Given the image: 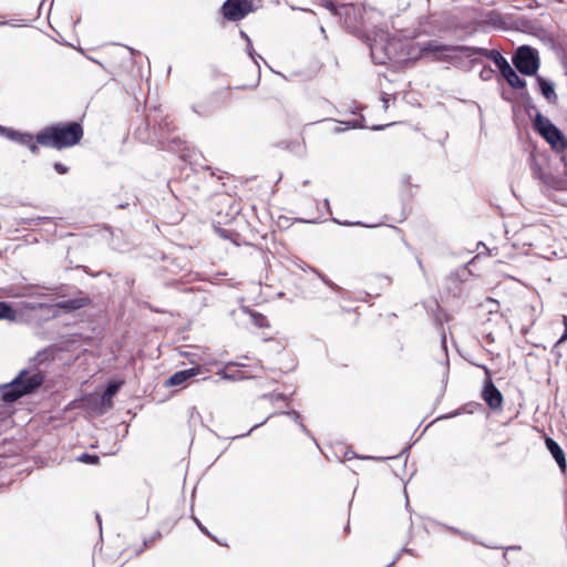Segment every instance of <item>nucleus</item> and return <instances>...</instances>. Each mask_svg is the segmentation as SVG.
I'll use <instances>...</instances> for the list:
<instances>
[{"label":"nucleus","instance_id":"nucleus-21","mask_svg":"<svg viewBox=\"0 0 567 567\" xmlns=\"http://www.w3.org/2000/svg\"><path fill=\"white\" fill-rule=\"evenodd\" d=\"M470 276L471 270L467 268V266H463L451 274V278L460 282L466 281Z\"/></svg>","mask_w":567,"mask_h":567},{"label":"nucleus","instance_id":"nucleus-18","mask_svg":"<svg viewBox=\"0 0 567 567\" xmlns=\"http://www.w3.org/2000/svg\"><path fill=\"white\" fill-rule=\"evenodd\" d=\"M17 311L7 301H0V320H16Z\"/></svg>","mask_w":567,"mask_h":567},{"label":"nucleus","instance_id":"nucleus-15","mask_svg":"<svg viewBox=\"0 0 567 567\" xmlns=\"http://www.w3.org/2000/svg\"><path fill=\"white\" fill-rule=\"evenodd\" d=\"M517 70H515L512 65L506 68L503 72H501L502 76L515 90H520L526 87V81L517 74Z\"/></svg>","mask_w":567,"mask_h":567},{"label":"nucleus","instance_id":"nucleus-37","mask_svg":"<svg viewBox=\"0 0 567 567\" xmlns=\"http://www.w3.org/2000/svg\"><path fill=\"white\" fill-rule=\"evenodd\" d=\"M194 522L196 523V525H197V527L199 528V530H200V532H203L204 534H206V535H208L209 537H212V536H210V534H209V532H208V529H207V528H206V527L200 523V520H199V519H197L196 517H194Z\"/></svg>","mask_w":567,"mask_h":567},{"label":"nucleus","instance_id":"nucleus-24","mask_svg":"<svg viewBox=\"0 0 567 567\" xmlns=\"http://www.w3.org/2000/svg\"><path fill=\"white\" fill-rule=\"evenodd\" d=\"M493 74H494V70L489 65H485V66H483V69L480 72V78L483 81H487V80L492 79Z\"/></svg>","mask_w":567,"mask_h":567},{"label":"nucleus","instance_id":"nucleus-2","mask_svg":"<svg viewBox=\"0 0 567 567\" xmlns=\"http://www.w3.org/2000/svg\"><path fill=\"white\" fill-rule=\"evenodd\" d=\"M83 137V127L76 121L56 123L37 133V142L44 147L63 150L76 145Z\"/></svg>","mask_w":567,"mask_h":567},{"label":"nucleus","instance_id":"nucleus-6","mask_svg":"<svg viewBox=\"0 0 567 567\" xmlns=\"http://www.w3.org/2000/svg\"><path fill=\"white\" fill-rule=\"evenodd\" d=\"M512 63L523 75H536L540 66L539 53L530 45H520L514 51Z\"/></svg>","mask_w":567,"mask_h":567},{"label":"nucleus","instance_id":"nucleus-52","mask_svg":"<svg viewBox=\"0 0 567 567\" xmlns=\"http://www.w3.org/2000/svg\"><path fill=\"white\" fill-rule=\"evenodd\" d=\"M96 519L99 522V525L101 526V518H100V515H96Z\"/></svg>","mask_w":567,"mask_h":567},{"label":"nucleus","instance_id":"nucleus-43","mask_svg":"<svg viewBox=\"0 0 567 567\" xmlns=\"http://www.w3.org/2000/svg\"><path fill=\"white\" fill-rule=\"evenodd\" d=\"M560 159H561V162H563V164H564L565 168H567V154H563V156H561V158H560Z\"/></svg>","mask_w":567,"mask_h":567},{"label":"nucleus","instance_id":"nucleus-9","mask_svg":"<svg viewBox=\"0 0 567 567\" xmlns=\"http://www.w3.org/2000/svg\"><path fill=\"white\" fill-rule=\"evenodd\" d=\"M482 398L492 410L499 409L503 404V394L496 388L491 377L484 381Z\"/></svg>","mask_w":567,"mask_h":567},{"label":"nucleus","instance_id":"nucleus-30","mask_svg":"<svg viewBox=\"0 0 567 567\" xmlns=\"http://www.w3.org/2000/svg\"><path fill=\"white\" fill-rule=\"evenodd\" d=\"M38 142H37V136H32L31 137V142L27 145V147L30 150V152L32 154H37L39 152V146H38Z\"/></svg>","mask_w":567,"mask_h":567},{"label":"nucleus","instance_id":"nucleus-8","mask_svg":"<svg viewBox=\"0 0 567 567\" xmlns=\"http://www.w3.org/2000/svg\"><path fill=\"white\" fill-rule=\"evenodd\" d=\"M90 301L91 300L87 296L79 292L78 297L55 302L54 305L50 306V308L54 309L53 316L56 317L59 315L58 310L62 311L63 313H71L75 310L86 307Z\"/></svg>","mask_w":567,"mask_h":567},{"label":"nucleus","instance_id":"nucleus-20","mask_svg":"<svg viewBox=\"0 0 567 567\" xmlns=\"http://www.w3.org/2000/svg\"><path fill=\"white\" fill-rule=\"evenodd\" d=\"M121 382H111L107 384L106 389L104 390L102 394V401L105 403L111 402V399L116 394V392L121 388Z\"/></svg>","mask_w":567,"mask_h":567},{"label":"nucleus","instance_id":"nucleus-14","mask_svg":"<svg viewBox=\"0 0 567 567\" xmlns=\"http://www.w3.org/2000/svg\"><path fill=\"white\" fill-rule=\"evenodd\" d=\"M327 9L334 16H344L346 19L350 18L354 13V8L350 3H338L339 0H321Z\"/></svg>","mask_w":567,"mask_h":567},{"label":"nucleus","instance_id":"nucleus-23","mask_svg":"<svg viewBox=\"0 0 567 567\" xmlns=\"http://www.w3.org/2000/svg\"><path fill=\"white\" fill-rule=\"evenodd\" d=\"M363 122H364V117H361V120H351V121H346V122H340V123L346 125V128L349 130V128L364 127Z\"/></svg>","mask_w":567,"mask_h":567},{"label":"nucleus","instance_id":"nucleus-48","mask_svg":"<svg viewBox=\"0 0 567 567\" xmlns=\"http://www.w3.org/2000/svg\"><path fill=\"white\" fill-rule=\"evenodd\" d=\"M44 307H45V306H44L43 303H39V305H38V308H40V309H42V308H44ZM31 309H37V307H35V306H33V307H31Z\"/></svg>","mask_w":567,"mask_h":567},{"label":"nucleus","instance_id":"nucleus-38","mask_svg":"<svg viewBox=\"0 0 567 567\" xmlns=\"http://www.w3.org/2000/svg\"><path fill=\"white\" fill-rule=\"evenodd\" d=\"M449 529H450L451 532H453V533L457 534V535H461V536H462V537H464L465 539H471V536H470V535H467L466 533H463V532L458 530V529H457V528H455V527H450Z\"/></svg>","mask_w":567,"mask_h":567},{"label":"nucleus","instance_id":"nucleus-40","mask_svg":"<svg viewBox=\"0 0 567 567\" xmlns=\"http://www.w3.org/2000/svg\"><path fill=\"white\" fill-rule=\"evenodd\" d=\"M271 416H272V414H271V415H269V416H268L266 420H264L262 422H260V423H258V424H255V425H254V426L248 431L247 435H249V434H250L255 429H257V427H259L260 425L265 424V423L267 422V420H268L269 417H271ZM244 436H246V434H245Z\"/></svg>","mask_w":567,"mask_h":567},{"label":"nucleus","instance_id":"nucleus-7","mask_svg":"<svg viewBox=\"0 0 567 567\" xmlns=\"http://www.w3.org/2000/svg\"><path fill=\"white\" fill-rule=\"evenodd\" d=\"M254 9L251 0H226L220 8V12L227 21H239L252 12Z\"/></svg>","mask_w":567,"mask_h":567},{"label":"nucleus","instance_id":"nucleus-39","mask_svg":"<svg viewBox=\"0 0 567 567\" xmlns=\"http://www.w3.org/2000/svg\"><path fill=\"white\" fill-rule=\"evenodd\" d=\"M11 128L0 125V135L8 138Z\"/></svg>","mask_w":567,"mask_h":567},{"label":"nucleus","instance_id":"nucleus-19","mask_svg":"<svg viewBox=\"0 0 567 567\" xmlns=\"http://www.w3.org/2000/svg\"><path fill=\"white\" fill-rule=\"evenodd\" d=\"M530 169L533 172L534 177L540 179L543 183L548 182L549 175L543 171L542 166L534 157L532 158Z\"/></svg>","mask_w":567,"mask_h":567},{"label":"nucleus","instance_id":"nucleus-42","mask_svg":"<svg viewBox=\"0 0 567 567\" xmlns=\"http://www.w3.org/2000/svg\"><path fill=\"white\" fill-rule=\"evenodd\" d=\"M346 130H347V128H346V125H344L343 127H342V126H337V127L333 130V132H334V133H337V134H339V133L344 132Z\"/></svg>","mask_w":567,"mask_h":567},{"label":"nucleus","instance_id":"nucleus-51","mask_svg":"<svg viewBox=\"0 0 567 567\" xmlns=\"http://www.w3.org/2000/svg\"><path fill=\"white\" fill-rule=\"evenodd\" d=\"M310 184L309 179L303 181V186H308Z\"/></svg>","mask_w":567,"mask_h":567},{"label":"nucleus","instance_id":"nucleus-31","mask_svg":"<svg viewBox=\"0 0 567 567\" xmlns=\"http://www.w3.org/2000/svg\"><path fill=\"white\" fill-rule=\"evenodd\" d=\"M400 184L403 188L411 187V176L409 174H404L400 178Z\"/></svg>","mask_w":567,"mask_h":567},{"label":"nucleus","instance_id":"nucleus-54","mask_svg":"<svg viewBox=\"0 0 567 567\" xmlns=\"http://www.w3.org/2000/svg\"><path fill=\"white\" fill-rule=\"evenodd\" d=\"M229 364H230V365H238L237 363H234V362H230Z\"/></svg>","mask_w":567,"mask_h":567},{"label":"nucleus","instance_id":"nucleus-28","mask_svg":"<svg viewBox=\"0 0 567 567\" xmlns=\"http://www.w3.org/2000/svg\"><path fill=\"white\" fill-rule=\"evenodd\" d=\"M261 398L269 399L271 401H285L287 399V396L282 393H277V394L267 393V394H264Z\"/></svg>","mask_w":567,"mask_h":567},{"label":"nucleus","instance_id":"nucleus-1","mask_svg":"<svg viewBox=\"0 0 567 567\" xmlns=\"http://www.w3.org/2000/svg\"><path fill=\"white\" fill-rule=\"evenodd\" d=\"M422 51L433 53L437 60L446 61L454 65H457L462 58L470 59L472 64H476L480 63V58L484 56L495 64L499 73L511 65L502 53L495 49L488 50L480 47L449 45L429 41L424 44Z\"/></svg>","mask_w":567,"mask_h":567},{"label":"nucleus","instance_id":"nucleus-32","mask_svg":"<svg viewBox=\"0 0 567 567\" xmlns=\"http://www.w3.org/2000/svg\"><path fill=\"white\" fill-rule=\"evenodd\" d=\"M298 426L302 433H305L307 436L311 437V440L316 443V445H318L316 439L311 435V433L309 432L307 426L301 421H298Z\"/></svg>","mask_w":567,"mask_h":567},{"label":"nucleus","instance_id":"nucleus-22","mask_svg":"<svg viewBox=\"0 0 567 567\" xmlns=\"http://www.w3.org/2000/svg\"><path fill=\"white\" fill-rule=\"evenodd\" d=\"M79 462H82V463H86V464H97L99 461H100V457L99 455L96 454H90V453H82L80 456H78L76 458Z\"/></svg>","mask_w":567,"mask_h":567},{"label":"nucleus","instance_id":"nucleus-47","mask_svg":"<svg viewBox=\"0 0 567 567\" xmlns=\"http://www.w3.org/2000/svg\"><path fill=\"white\" fill-rule=\"evenodd\" d=\"M486 339H487L488 341H491V342H493V341H494V338H493L492 333H488V334L486 336Z\"/></svg>","mask_w":567,"mask_h":567},{"label":"nucleus","instance_id":"nucleus-44","mask_svg":"<svg viewBox=\"0 0 567 567\" xmlns=\"http://www.w3.org/2000/svg\"><path fill=\"white\" fill-rule=\"evenodd\" d=\"M162 535H161V532H156L151 538L152 542H154L155 539L159 538Z\"/></svg>","mask_w":567,"mask_h":567},{"label":"nucleus","instance_id":"nucleus-46","mask_svg":"<svg viewBox=\"0 0 567 567\" xmlns=\"http://www.w3.org/2000/svg\"><path fill=\"white\" fill-rule=\"evenodd\" d=\"M372 128H373L374 131H381V130H383V128H384V126H383V125H377V126H373Z\"/></svg>","mask_w":567,"mask_h":567},{"label":"nucleus","instance_id":"nucleus-29","mask_svg":"<svg viewBox=\"0 0 567 567\" xmlns=\"http://www.w3.org/2000/svg\"><path fill=\"white\" fill-rule=\"evenodd\" d=\"M281 414L290 416L296 424H298V421H301L300 413L296 410L282 411Z\"/></svg>","mask_w":567,"mask_h":567},{"label":"nucleus","instance_id":"nucleus-13","mask_svg":"<svg viewBox=\"0 0 567 567\" xmlns=\"http://www.w3.org/2000/svg\"><path fill=\"white\" fill-rule=\"evenodd\" d=\"M535 80L538 86L539 93L553 104L557 103V94L555 92V83L542 75L536 74Z\"/></svg>","mask_w":567,"mask_h":567},{"label":"nucleus","instance_id":"nucleus-11","mask_svg":"<svg viewBox=\"0 0 567 567\" xmlns=\"http://www.w3.org/2000/svg\"><path fill=\"white\" fill-rule=\"evenodd\" d=\"M200 373L199 367H193L185 370H179L173 373L166 381V386H178L186 384L190 379Z\"/></svg>","mask_w":567,"mask_h":567},{"label":"nucleus","instance_id":"nucleus-34","mask_svg":"<svg viewBox=\"0 0 567 567\" xmlns=\"http://www.w3.org/2000/svg\"><path fill=\"white\" fill-rule=\"evenodd\" d=\"M567 341V331L564 330L561 337L556 341V343L553 347V352L556 351V349L564 342Z\"/></svg>","mask_w":567,"mask_h":567},{"label":"nucleus","instance_id":"nucleus-53","mask_svg":"<svg viewBox=\"0 0 567 567\" xmlns=\"http://www.w3.org/2000/svg\"><path fill=\"white\" fill-rule=\"evenodd\" d=\"M6 24H8L7 21H0V25H6Z\"/></svg>","mask_w":567,"mask_h":567},{"label":"nucleus","instance_id":"nucleus-3","mask_svg":"<svg viewBox=\"0 0 567 567\" xmlns=\"http://www.w3.org/2000/svg\"><path fill=\"white\" fill-rule=\"evenodd\" d=\"M44 382V373L40 370L30 372L21 370L9 383L0 385L1 398L4 402H16L20 398L33 393Z\"/></svg>","mask_w":567,"mask_h":567},{"label":"nucleus","instance_id":"nucleus-50","mask_svg":"<svg viewBox=\"0 0 567 567\" xmlns=\"http://www.w3.org/2000/svg\"><path fill=\"white\" fill-rule=\"evenodd\" d=\"M240 35L247 40L249 38L244 31H240Z\"/></svg>","mask_w":567,"mask_h":567},{"label":"nucleus","instance_id":"nucleus-36","mask_svg":"<svg viewBox=\"0 0 567 567\" xmlns=\"http://www.w3.org/2000/svg\"><path fill=\"white\" fill-rule=\"evenodd\" d=\"M336 223L340 224V225H343V226H364V224L362 221H339L337 219H333ZM365 227H368L365 225Z\"/></svg>","mask_w":567,"mask_h":567},{"label":"nucleus","instance_id":"nucleus-5","mask_svg":"<svg viewBox=\"0 0 567 567\" xmlns=\"http://www.w3.org/2000/svg\"><path fill=\"white\" fill-rule=\"evenodd\" d=\"M533 127L554 151L561 153L567 148V138L564 133L540 112H536L533 118Z\"/></svg>","mask_w":567,"mask_h":567},{"label":"nucleus","instance_id":"nucleus-27","mask_svg":"<svg viewBox=\"0 0 567 567\" xmlns=\"http://www.w3.org/2000/svg\"><path fill=\"white\" fill-rule=\"evenodd\" d=\"M252 320H254V323L259 327V328H262L266 326V317L262 316L261 313H258V312H255L252 315Z\"/></svg>","mask_w":567,"mask_h":567},{"label":"nucleus","instance_id":"nucleus-26","mask_svg":"<svg viewBox=\"0 0 567 567\" xmlns=\"http://www.w3.org/2000/svg\"><path fill=\"white\" fill-rule=\"evenodd\" d=\"M246 52L247 54L255 61V63L258 65V62L256 60V56L260 58V55L256 54L255 51H254V48H252V43H251V40L249 38H247V47H246Z\"/></svg>","mask_w":567,"mask_h":567},{"label":"nucleus","instance_id":"nucleus-55","mask_svg":"<svg viewBox=\"0 0 567 567\" xmlns=\"http://www.w3.org/2000/svg\"><path fill=\"white\" fill-rule=\"evenodd\" d=\"M45 0L42 1V3L44 2Z\"/></svg>","mask_w":567,"mask_h":567},{"label":"nucleus","instance_id":"nucleus-41","mask_svg":"<svg viewBox=\"0 0 567 567\" xmlns=\"http://www.w3.org/2000/svg\"><path fill=\"white\" fill-rule=\"evenodd\" d=\"M218 374H219L223 379H226V380H235V377H234V375L228 374V373H226L225 371H220Z\"/></svg>","mask_w":567,"mask_h":567},{"label":"nucleus","instance_id":"nucleus-35","mask_svg":"<svg viewBox=\"0 0 567 567\" xmlns=\"http://www.w3.org/2000/svg\"><path fill=\"white\" fill-rule=\"evenodd\" d=\"M567 341V331L564 330L561 337L556 341V343L553 347V352L556 351V349L564 342Z\"/></svg>","mask_w":567,"mask_h":567},{"label":"nucleus","instance_id":"nucleus-33","mask_svg":"<svg viewBox=\"0 0 567 567\" xmlns=\"http://www.w3.org/2000/svg\"><path fill=\"white\" fill-rule=\"evenodd\" d=\"M53 167L59 174H66L69 172V168L60 162L54 163Z\"/></svg>","mask_w":567,"mask_h":567},{"label":"nucleus","instance_id":"nucleus-4","mask_svg":"<svg viewBox=\"0 0 567 567\" xmlns=\"http://www.w3.org/2000/svg\"><path fill=\"white\" fill-rule=\"evenodd\" d=\"M401 42L385 31H379L370 43L371 59L375 64L384 65L400 58Z\"/></svg>","mask_w":567,"mask_h":567},{"label":"nucleus","instance_id":"nucleus-17","mask_svg":"<svg viewBox=\"0 0 567 567\" xmlns=\"http://www.w3.org/2000/svg\"><path fill=\"white\" fill-rule=\"evenodd\" d=\"M32 136L33 135L31 133L20 132L11 128L8 135V140L14 141L22 146H27L31 142Z\"/></svg>","mask_w":567,"mask_h":567},{"label":"nucleus","instance_id":"nucleus-49","mask_svg":"<svg viewBox=\"0 0 567 567\" xmlns=\"http://www.w3.org/2000/svg\"><path fill=\"white\" fill-rule=\"evenodd\" d=\"M324 206H326L328 209L330 208L329 199H324Z\"/></svg>","mask_w":567,"mask_h":567},{"label":"nucleus","instance_id":"nucleus-12","mask_svg":"<svg viewBox=\"0 0 567 567\" xmlns=\"http://www.w3.org/2000/svg\"><path fill=\"white\" fill-rule=\"evenodd\" d=\"M545 445L548 452L551 454L553 458L557 463L558 467L561 472H566L567 470V461L565 456L564 450L560 447V445L551 437L546 436L545 437Z\"/></svg>","mask_w":567,"mask_h":567},{"label":"nucleus","instance_id":"nucleus-25","mask_svg":"<svg viewBox=\"0 0 567 567\" xmlns=\"http://www.w3.org/2000/svg\"><path fill=\"white\" fill-rule=\"evenodd\" d=\"M316 274L319 276V278L324 282L326 286H328L329 288L333 289V290H339L340 287L334 284L333 281H331L329 278H327L323 274L319 272V271H316Z\"/></svg>","mask_w":567,"mask_h":567},{"label":"nucleus","instance_id":"nucleus-10","mask_svg":"<svg viewBox=\"0 0 567 567\" xmlns=\"http://www.w3.org/2000/svg\"><path fill=\"white\" fill-rule=\"evenodd\" d=\"M220 106V100L216 93H213L204 101L193 104L192 111L202 117H208Z\"/></svg>","mask_w":567,"mask_h":567},{"label":"nucleus","instance_id":"nucleus-45","mask_svg":"<svg viewBox=\"0 0 567 567\" xmlns=\"http://www.w3.org/2000/svg\"><path fill=\"white\" fill-rule=\"evenodd\" d=\"M152 543L151 538L144 539V547H148Z\"/></svg>","mask_w":567,"mask_h":567},{"label":"nucleus","instance_id":"nucleus-16","mask_svg":"<svg viewBox=\"0 0 567 567\" xmlns=\"http://www.w3.org/2000/svg\"><path fill=\"white\" fill-rule=\"evenodd\" d=\"M484 22L495 29H503L505 25L503 16L495 10H491L485 14Z\"/></svg>","mask_w":567,"mask_h":567}]
</instances>
